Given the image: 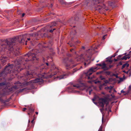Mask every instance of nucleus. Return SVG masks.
Returning a JSON list of instances; mask_svg holds the SVG:
<instances>
[{"instance_id": "f257e3e1", "label": "nucleus", "mask_w": 131, "mask_h": 131, "mask_svg": "<svg viewBox=\"0 0 131 131\" xmlns=\"http://www.w3.org/2000/svg\"><path fill=\"white\" fill-rule=\"evenodd\" d=\"M36 53L42 52L41 48L35 50H32L24 56L20 57L14 62V63L10 64L8 63L5 66L4 69L0 72V76L6 78L9 74L17 71L19 72L24 69L22 67V65H25L26 62L29 61H33L34 62H37L39 58L36 56Z\"/></svg>"}, {"instance_id": "f03ea898", "label": "nucleus", "mask_w": 131, "mask_h": 131, "mask_svg": "<svg viewBox=\"0 0 131 131\" xmlns=\"http://www.w3.org/2000/svg\"><path fill=\"white\" fill-rule=\"evenodd\" d=\"M26 35H24L2 41L0 45V54L7 55L11 58L18 56L19 52L16 44L19 43L26 45Z\"/></svg>"}, {"instance_id": "7ed1b4c3", "label": "nucleus", "mask_w": 131, "mask_h": 131, "mask_svg": "<svg viewBox=\"0 0 131 131\" xmlns=\"http://www.w3.org/2000/svg\"><path fill=\"white\" fill-rule=\"evenodd\" d=\"M34 73L30 71H28L26 72L21 78V79L24 80V82L21 83L18 82L17 83H15L16 85L11 86V87H8V88H10V89H9V91H13V89H18L22 87V84L24 86L29 85L32 88H34L37 83L39 82L40 84L43 83V81L42 79H36L31 80L29 82H27V80H29L34 77Z\"/></svg>"}, {"instance_id": "20e7f679", "label": "nucleus", "mask_w": 131, "mask_h": 131, "mask_svg": "<svg viewBox=\"0 0 131 131\" xmlns=\"http://www.w3.org/2000/svg\"><path fill=\"white\" fill-rule=\"evenodd\" d=\"M45 59L43 58L42 61L44 63L41 65L40 67L37 68V69L35 73L32 72L34 73V75L35 74L39 77V78L37 79H42L43 81V79L51 78L53 76L57 74V73L59 71L58 67L57 68L54 65H53L52 66L51 71L50 72L51 74L48 75L45 72V69L48 68L49 67L48 63L45 62Z\"/></svg>"}, {"instance_id": "39448f33", "label": "nucleus", "mask_w": 131, "mask_h": 131, "mask_svg": "<svg viewBox=\"0 0 131 131\" xmlns=\"http://www.w3.org/2000/svg\"><path fill=\"white\" fill-rule=\"evenodd\" d=\"M94 52V49H89L86 50L84 54H81L76 58L78 61L83 62L84 61V65L86 66L90 63L91 56Z\"/></svg>"}, {"instance_id": "423d86ee", "label": "nucleus", "mask_w": 131, "mask_h": 131, "mask_svg": "<svg viewBox=\"0 0 131 131\" xmlns=\"http://www.w3.org/2000/svg\"><path fill=\"white\" fill-rule=\"evenodd\" d=\"M57 25V24L56 22H53L49 25L47 26L48 29L47 30V33H41V31H38L35 34H34L35 36H41V37H48L49 36V33H52L53 30H54L56 29L54 28V27ZM41 30V31H42Z\"/></svg>"}, {"instance_id": "0eeeda50", "label": "nucleus", "mask_w": 131, "mask_h": 131, "mask_svg": "<svg viewBox=\"0 0 131 131\" xmlns=\"http://www.w3.org/2000/svg\"><path fill=\"white\" fill-rule=\"evenodd\" d=\"M0 82H1L0 83V87L5 88V90H8L9 91V89H10V88H8V87L11 86H7L8 83L6 81V79L4 77L0 76ZM4 95V94L0 92V101L3 103H4L6 102H8L9 100L5 101L2 99L1 97Z\"/></svg>"}, {"instance_id": "6e6552de", "label": "nucleus", "mask_w": 131, "mask_h": 131, "mask_svg": "<svg viewBox=\"0 0 131 131\" xmlns=\"http://www.w3.org/2000/svg\"><path fill=\"white\" fill-rule=\"evenodd\" d=\"M69 61L70 63L72 64L74 63V61L72 59H71L69 60V58H68L64 59L63 60V62L65 63L66 68L67 69L70 70L71 69L76 67L77 65V64H76L71 65L70 64L67 63Z\"/></svg>"}, {"instance_id": "1a4fd4ad", "label": "nucleus", "mask_w": 131, "mask_h": 131, "mask_svg": "<svg viewBox=\"0 0 131 131\" xmlns=\"http://www.w3.org/2000/svg\"><path fill=\"white\" fill-rule=\"evenodd\" d=\"M98 69V68L97 67H92L90 68L88 72L85 73V78H87L88 80L92 79V78H91L90 76L91 75L93 72H95L96 70Z\"/></svg>"}, {"instance_id": "9d476101", "label": "nucleus", "mask_w": 131, "mask_h": 131, "mask_svg": "<svg viewBox=\"0 0 131 131\" xmlns=\"http://www.w3.org/2000/svg\"><path fill=\"white\" fill-rule=\"evenodd\" d=\"M98 69V68L97 67H92L90 68L88 72L85 73V78H87L88 80L92 79V78H91L90 76L91 75L93 72H95L96 70Z\"/></svg>"}, {"instance_id": "9b49d317", "label": "nucleus", "mask_w": 131, "mask_h": 131, "mask_svg": "<svg viewBox=\"0 0 131 131\" xmlns=\"http://www.w3.org/2000/svg\"><path fill=\"white\" fill-rule=\"evenodd\" d=\"M99 101L98 103L100 106L102 107H104V104L106 103L107 102V100L106 98H101L99 99Z\"/></svg>"}, {"instance_id": "f8f14e48", "label": "nucleus", "mask_w": 131, "mask_h": 131, "mask_svg": "<svg viewBox=\"0 0 131 131\" xmlns=\"http://www.w3.org/2000/svg\"><path fill=\"white\" fill-rule=\"evenodd\" d=\"M7 60V57L6 56H2L0 58V63L3 65L6 64ZM1 68V65L0 64V69Z\"/></svg>"}, {"instance_id": "ddd939ff", "label": "nucleus", "mask_w": 131, "mask_h": 131, "mask_svg": "<svg viewBox=\"0 0 131 131\" xmlns=\"http://www.w3.org/2000/svg\"><path fill=\"white\" fill-rule=\"evenodd\" d=\"M84 85V84L82 83H80L79 84H77L75 85H73L69 87V89L72 90L75 89L79 88L81 86H82Z\"/></svg>"}, {"instance_id": "4468645a", "label": "nucleus", "mask_w": 131, "mask_h": 131, "mask_svg": "<svg viewBox=\"0 0 131 131\" xmlns=\"http://www.w3.org/2000/svg\"><path fill=\"white\" fill-rule=\"evenodd\" d=\"M60 3L61 5H65L66 6L70 5L72 4L73 2L67 3L64 0H58Z\"/></svg>"}, {"instance_id": "2eb2a0df", "label": "nucleus", "mask_w": 131, "mask_h": 131, "mask_svg": "<svg viewBox=\"0 0 131 131\" xmlns=\"http://www.w3.org/2000/svg\"><path fill=\"white\" fill-rule=\"evenodd\" d=\"M97 7L96 8V10H98L99 11H101L102 10L104 9L105 7V6L104 4H102L101 5H98Z\"/></svg>"}, {"instance_id": "dca6fc26", "label": "nucleus", "mask_w": 131, "mask_h": 131, "mask_svg": "<svg viewBox=\"0 0 131 131\" xmlns=\"http://www.w3.org/2000/svg\"><path fill=\"white\" fill-rule=\"evenodd\" d=\"M70 45L71 47H74L73 48H72V49H70V51H71V52L73 54L76 55V52L75 49V48H76L75 46L73 44V43H71L70 44Z\"/></svg>"}, {"instance_id": "f3484780", "label": "nucleus", "mask_w": 131, "mask_h": 131, "mask_svg": "<svg viewBox=\"0 0 131 131\" xmlns=\"http://www.w3.org/2000/svg\"><path fill=\"white\" fill-rule=\"evenodd\" d=\"M101 67V68L103 69L104 70H108V67L107 66L106 64L105 63H102Z\"/></svg>"}, {"instance_id": "a211bd4d", "label": "nucleus", "mask_w": 131, "mask_h": 131, "mask_svg": "<svg viewBox=\"0 0 131 131\" xmlns=\"http://www.w3.org/2000/svg\"><path fill=\"white\" fill-rule=\"evenodd\" d=\"M68 75V74L67 73L61 75L57 77L58 78H59V79H64L66 78L67 77Z\"/></svg>"}, {"instance_id": "6ab92c4d", "label": "nucleus", "mask_w": 131, "mask_h": 131, "mask_svg": "<svg viewBox=\"0 0 131 131\" xmlns=\"http://www.w3.org/2000/svg\"><path fill=\"white\" fill-rule=\"evenodd\" d=\"M45 44L46 45L44 46H43L45 48L52 46V41H50L49 42L45 43Z\"/></svg>"}, {"instance_id": "aec40b11", "label": "nucleus", "mask_w": 131, "mask_h": 131, "mask_svg": "<svg viewBox=\"0 0 131 131\" xmlns=\"http://www.w3.org/2000/svg\"><path fill=\"white\" fill-rule=\"evenodd\" d=\"M28 108H29V111L31 113V114H32L34 111L35 109L34 107L31 106H31L28 107Z\"/></svg>"}, {"instance_id": "412c9836", "label": "nucleus", "mask_w": 131, "mask_h": 131, "mask_svg": "<svg viewBox=\"0 0 131 131\" xmlns=\"http://www.w3.org/2000/svg\"><path fill=\"white\" fill-rule=\"evenodd\" d=\"M130 57L128 55H127L125 56H124L123 57L121 58L120 59H119L120 60H126L127 59H129L130 58Z\"/></svg>"}, {"instance_id": "4be33fe9", "label": "nucleus", "mask_w": 131, "mask_h": 131, "mask_svg": "<svg viewBox=\"0 0 131 131\" xmlns=\"http://www.w3.org/2000/svg\"><path fill=\"white\" fill-rule=\"evenodd\" d=\"M112 58V57H108L107 58V60L106 61L107 62H108L110 64L111 63L113 62V61L112 60H111Z\"/></svg>"}, {"instance_id": "5701e85b", "label": "nucleus", "mask_w": 131, "mask_h": 131, "mask_svg": "<svg viewBox=\"0 0 131 131\" xmlns=\"http://www.w3.org/2000/svg\"><path fill=\"white\" fill-rule=\"evenodd\" d=\"M129 66V64L126 63L123 64L121 68V69H123L125 67H126L127 68Z\"/></svg>"}, {"instance_id": "b1692460", "label": "nucleus", "mask_w": 131, "mask_h": 131, "mask_svg": "<svg viewBox=\"0 0 131 131\" xmlns=\"http://www.w3.org/2000/svg\"><path fill=\"white\" fill-rule=\"evenodd\" d=\"M106 85V84L105 83H103L102 84H101L99 86V88L100 89L101 88L103 87V86H105Z\"/></svg>"}, {"instance_id": "393cba45", "label": "nucleus", "mask_w": 131, "mask_h": 131, "mask_svg": "<svg viewBox=\"0 0 131 131\" xmlns=\"http://www.w3.org/2000/svg\"><path fill=\"white\" fill-rule=\"evenodd\" d=\"M34 119H32V120L31 121V123H32L31 125V127H33L34 123Z\"/></svg>"}, {"instance_id": "a878e982", "label": "nucleus", "mask_w": 131, "mask_h": 131, "mask_svg": "<svg viewBox=\"0 0 131 131\" xmlns=\"http://www.w3.org/2000/svg\"><path fill=\"white\" fill-rule=\"evenodd\" d=\"M105 73L106 74V75H109L110 74H111L110 72V71H105Z\"/></svg>"}, {"instance_id": "bb28decb", "label": "nucleus", "mask_w": 131, "mask_h": 131, "mask_svg": "<svg viewBox=\"0 0 131 131\" xmlns=\"http://www.w3.org/2000/svg\"><path fill=\"white\" fill-rule=\"evenodd\" d=\"M99 78L101 80H104L105 79V78L102 75H101L100 76Z\"/></svg>"}, {"instance_id": "cd10ccee", "label": "nucleus", "mask_w": 131, "mask_h": 131, "mask_svg": "<svg viewBox=\"0 0 131 131\" xmlns=\"http://www.w3.org/2000/svg\"><path fill=\"white\" fill-rule=\"evenodd\" d=\"M110 80V79L109 78V81H108L107 80H105L104 81L105 82V83L106 84L107 83H108L109 82Z\"/></svg>"}, {"instance_id": "c85d7f7f", "label": "nucleus", "mask_w": 131, "mask_h": 131, "mask_svg": "<svg viewBox=\"0 0 131 131\" xmlns=\"http://www.w3.org/2000/svg\"><path fill=\"white\" fill-rule=\"evenodd\" d=\"M80 69H78L76 68L74 69H73V71H72L73 74V73L74 72H76L77 71Z\"/></svg>"}, {"instance_id": "c756f323", "label": "nucleus", "mask_w": 131, "mask_h": 131, "mask_svg": "<svg viewBox=\"0 0 131 131\" xmlns=\"http://www.w3.org/2000/svg\"><path fill=\"white\" fill-rule=\"evenodd\" d=\"M49 4H48V5L47 6L49 8H51L53 6V5L52 4H51L49 6Z\"/></svg>"}, {"instance_id": "7c9ffc66", "label": "nucleus", "mask_w": 131, "mask_h": 131, "mask_svg": "<svg viewBox=\"0 0 131 131\" xmlns=\"http://www.w3.org/2000/svg\"><path fill=\"white\" fill-rule=\"evenodd\" d=\"M113 65H110L109 66V67H108V70H109V69H110L112 67H113Z\"/></svg>"}, {"instance_id": "2f4dec72", "label": "nucleus", "mask_w": 131, "mask_h": 131, "mask_svg": "<svg viewBox=\"0 0 131 131\" xmlns=\"http://www.w3.org/2000/svg\"><path fill=\"white\" fill-rule=\"evenodd\" d=\"M108 110H109L108 112V114H109V112H111L112 111L111 110V107L110 106H109L108 108Z\"/></svg>"}, {"instance_id": "473e14b6", "label": "nucleus", "mask_w": 131, "mask_h": 131, "mask_svg": "<svg viewBox=\"0 0 131 131\" xmlns=\"http://www.w3.org/2000/svg\"><path fill=\"white\" fill-rule=\"evenodd\" d=\"M122 56H123V55H119L117 57L118 59L119 60V59H121V58H121Z\"/></svg>"}, {"instance_id": "72a5a7b5", "label": "nucleus", "mask_w": 131, "mask_h": 131, "mask_svg": "<svg viewBox=\"0 0 131 131\" xmlns=\"http://www.w3.org/2000/svg\"><path fill=\"white\" fill-rule=\"evenodd\" d=\"M101 81H96L95 82V84H97V83H100Z\"/></svg>"}, {"instance_id": "f704fd0d", "label": "nucleus", "mask_w": 131, "mask_h": 131, "mask_svg": "<svg viewBox=\"0 0 131 131\" xmlns=\"http://www.w3.org/2000/svg\"><path fill=\"white\" fill-rule=\"evenodd\" d=\"M122 64V62L120 61V62L119 63H118V64L117 65V66H119V65H121Z\"/></svg>"}, {"instance_id": "c9c22d12", "label": "nucleus", "mask_w": 131, "mask_h": 131, "mask_svg": "<svg viewBox=\"0 0 131 131\" xmlns=\"http://www.w3.org/2000/svg\"><path fill=\"white\" fill-rule=\"evenodd\" d=\"M78 19L79 18L77 16H76L74 18L75 20L76 21H78Z\"/></svg>"}, {"instance_id": "e433bc0d", "label": "nucleus", "mask_w": 131, "mask_h": 131, "mask_svg": "<svg viewBox=\"0 0 131 131\" xmlns=\"http://www.w3.org/2000/svg\"><path fill=\"white\" fill-rule=\"evenodd\" d=\"M100 110L101 111V112H102L104 110V107H102V108H101L100 109Z\"/></svg>"}, {"instance_id": "4c0bfd02", "label": "nucleus", "mask_w": 131, "mask_h": 131, "mask_svg": "<svg viewBox=\"0 0 131 131\" xmlns=\"http://www.w3.org/2000/svg\"><path fill=\"white\" fill-rule=\"evenodd\" d=\"M110 88V87L109 86H107L106 87H105V89L106 90H108Z\"/></svg>"}, {"instance_id": "58836bf2", "label": "nucleus", "mask_w": 131, "mask_h": 131, "mask_svg": "<svg viewBox=\"0 0 131 131\" xmlns=\"http://www.w3.org/2000/svg\"><path fill=\"white\" fill-rule=\"evenodd\" d=\"M107 35H106L104 36L103 37H102V39H103V40H104L105 39V37L106 36H107Z\"/></svg>"}, {"instance_id": "ea45409f", "label": "nucleus", "mask_w": 131, "mask_h": 131, "mask_svg": "<svg viewBox=\"0 0 131 131\" xmlns=\"http://www.w3.org/2000/svg\"><path fill=\"white\" fill-rule=\"evenodd\" d=\"M113 3L112 2H109L108 3L109 5L110 6H112L113 5Z\"/></svg>"}, {"instance_id": "a19ab883", "label": "nucleus", "mask_w": 131, "mask_h": 131, "mask_svg": "<svg viewBox=\"0 0 131 131\" xmlns=\"http://www.w3.org/2000/svg\"><path fill=\"white\" fill-rule=\"evenodd\" d=\"M96 97L94 96V98L92 99V101H95L96 100Z\"/></svg>"}, {"instance_id": "79ce46f5", "label": "nucleus", "mask_w": 131, "mask_h": 131, "mask_svg": "<svg viewBox=\"0 0 131 131\" xmlns=\"http://www.w3.org/2000/svg\"><path fill=\"white\" fill-rule=\"evenodd\" d=\"M102 64V63H99V64H96V65L97 66H100V67H101V66Z\"/></svg>"}, {"instance_id": "37998d69", "label": "nucleus", "mask_w": 131, "mask_h": 131, "mask_svg": "<svg viewBox=\"0 0 131 131\" xmlns=\"http://www.w3.org/2000/svg\"><path fill=\"white\" fill-rule=\"evenodd\" d=\"M129 74V76L130 77L131 75V70L129 69V71L128 74Z\"/></svg>"}, {"instance_id": "c03bdc74", "label": "nucleus", "mask_w": 131, "mask_h": 131, "mask_svg": "<svg viewBox=\"0 0 131 131\" xmlns=\"http://www.w3.org/2000/svg\"><path fill=\"white\" fill-rule=\"evenodd\" d=\"M129 70L128 71H126V72L125 73H126V74H129Z\"/></svg>"}, {"instance_id": "a18cd8bd", "label": "nucleus", "mask_w": 131, "mask_h": 131, "mask_svg": "<svg viewBox=\"0 0 131 131\" xmlns=\"http://www.w3.org/2000/svg\"><path fill=\"white\" fill-rule=\"evenodd\" d=\"M27 109V108H23V111H26Z\"/></svg>"}, {"instance_id": "49530a36", "label": "nucleus", "mask_w": 131, "mask_h": 131, "mask_svg": "<svg viewBox=\"0 0 131 131\" xmlns=\"http://www.w3.org/2000/svg\"><path fill=\"white\" fill-rule=\"evenodd\" d=\"M28 115H29V117H31L32 116V115H30V114L29 113H28Z\"/></svg>"}, {"instance_id": "de8ad7c7", "label": "nucleus", "mask_w": 131, "mask_h": 131, "mask_svg": "<svg viewBox=\"0 0 131 131\" xmlns=\"http://www.w3.org/2000/svg\"><path fill=\"white\" fill-rule=\"evenodd\" d=\"M50 15H54V13H50V14H49Z\"/></svg>"}, {"instance_id": "09e8293b", "label": "nucleus", "mask_w": 131, "mask_h": 131, "mask_svg": "<svg viewBox=\"0 0 131 131\" xmlns=\"http://www.w3.org/2000/svg\"><path fill=\"white\" fill-rule=\"evenodd\" d=\"M116 56L114 54L111 57H112V58L113 57H114L115 56Z\"/></svg>"}, {"instance_id": "8fccbe9b", "label": "nucleus", "mask_w": 131, "mask_h": 131, "mask_svg": "<svg viewBox=\"0 0 131 131\" xmlns=\"http://www.w3.org/2000/svg\"><path fill=\"white\" fill-rule=\"evenodd\" d=\"M67 56H68V57H71V54H68V55H67Z\"/></svg>"}, {"instance_id": "3c124183", "label": "nucleus", "mask_w": 131, "mask_h": 131, "mask_svg": "<svg viewBox=\"0 0 131 131\" xmlns=\"http://www.w3.org/2000/svg\"><path fill=\"white\" fill-rule=\"evenodd\" d=\"M121 93H125V92L123 91V90H121Z\"/></svg>"}, {"instance_id": "603ef678", "label": "nucleus", "mask_w": 131, "mask_h": 131, "mask_svg": "<svg viewBox=\"0 0 131 131\" xmlns=\"http://www.w3.org/2000/svg\"><path fill=\"white\" fill-rule=\"evenodd\" d=\"M30 120L29 119V120H28V126L29 127V123H30Z\"/></svg>"}, {"instance_id": "864d4df0", "label": "nucleus", "mask_w": 131, "mask_h": 131, "mask_svg": "<svg viewBox=\"0 0 131 131\" xmlns=\"http://www.w3.org/2000/svg\"><path fill=\"white\" fill-rule=\"evenodd\" d=\"M25 15V13H23L22 14V17H24V16Z\"/></svg>"}, {"instance_id": "5fc2aeb1", "label": "nucleus", "mask_w": 131, "mask_h": 131, "mask_svg": "<svg viewBox=\"0 0 131 131\" xmlns=\"http://www.w3.org/2000/svg\"><path fill=\"white\" fill-rule=\"evenodd\" d=\"M99 131H103L102 129V128H100V130H99Z\"/></svg>"}, {"instance_id": "6e6d98bb", "label": "nucleus", "mask_w": 131, "mask_h": 131, "mask_svg": "<svg viewBox=\"0 0 131 131\" xmlns=\"http://www.w3.org/2000/svg\"><path fill=\"white\" fill-rule=\"evenodd\" d=\"M93 103H94V104H96V105H97V102H94V101H93Z\"/></svg>"}, {"instance_id": "4d7b16f0", "label": "nucleus", "mask_w": 131, "mask_h": 131, "mask_svg": "<svg viewBox=\"0 0 131 131\" xmlns=\"http://www.w3.org/2000/svg\"><path fill=\"white\" fill-rule=\"evenodd\" d=\"M110 88L109 89H110V90L111 89H112V88H113L112 86H110Z\"/></svg>"}, {"instance_id": "13d9d810", "label": "nucleus", "mask_w": 131, "mask_h": 131, "mask_svg": "<svg viewBox=\"0 0 131 131\" xmlns=\"http://www.w3.org/2000/svg\"><path fill=\"white\" fill-rule=\"evenodd\" d=\"M92 91V90L90 91H89V95L91 94V92Z\"/></svg>"}, {"instance_id": "bf43d9fd", "label": "nucleus", "mask_w": 131, "mask_h": 131, "mask_svg": "<svg viewBox=\"0 0 131 131\" xmlns=\"http://www.w3.org/2000/svg\"><path fill=\"white\" fill-rule=\"evenodd\" d=\"M114 60L115 61H118L117 59H114Z\"/></svg>"}, {"instance_id": "052dcab7", "label": "nucleus", "mask_w": 131, "mask_h": 131, "mask_svg": "<svg viewBox=\"0 0 131 131\" xmlns=\"http://www.w3.org/2000/svg\"><path fill=\"white\" fill-rule=\"evenodd\" d=\"M114 54L116 56L117 55V53L115 52L114 53Z\"/></svg>"}, {"instance_id": "680f3d73", "label": "nucleus", "mask_w": 131, "mask_h": 131, "mask_svg": "<svg viewBox=\"0 0 131 131\" xmlns=\"http://www.w3.org/2000/svg\"><path fill=\"white\" fill-rule=\"evenodd\" d=\"M102 122H103V117H102Z\"/></svg>"}, {"instance_id": "e2e57ef3", "label": "nucleus", "mask_w": 131, "mask_h": 131, "mask_svg": "<svg viewBox=\"0 0 131 131\" xmlns=\"http://www.w3.org/2000/svg\"><path fill=\"white\" fill-rule=\"evenodd\" d=\"M123 71V72H124V73H125L126 72V71H125V70H123V71Z\"/></svg>"}, {"instance_id": "0e129e2a", "label": "nucleus", "mask_w": 131, "mask_h": 131, "mask_svg": "<svg viewBox=\"0 0 131 131\" xmlns=\"http://www.w3.org/2000/svg\"><path fill=\"white\" fill-rule=\"evenodd\" d=\"M40 46H41V44H39L38 45V47H39Z\"/></svg>"}, {"instance_id": "69168bd1", "label": "nucleus", "mask_w": 131, "mask_h": 131, "mask_svg": "<svg viewBox=\"0 0 131 131\" xmlns=\"http://www.w3.org/2000/svg\"><path fill=\"white\" fill-rule=\"evenodd\" d=\"M30 38H28L27 39L28 40H30Z\"/></svg>"}, {"instance_id": "338daca9", "label": "nucleus", "mask_w": 131, "mask_h": 131, "mask_svg": "<svg viewBox=\"0 0 131 131\" xmlns=\"http://www.w3.org/2000/svg\"><path fill=\"white\" fill-rule=\"evenodd\" d=\"M120 80L121 81H122L123 80V79H122V78H120Z\"/></svg>"}, {"instance_id": "774afa93", "label": "nucleus", "mask_w": 131, "mask_h": 131, "mask_svg": "<svg viewBox=\"0 0 131 131\" xmlns=\"http://www.w3.org/2000/svg\"><path fill=\"white\" fill-rule=\"evenodd\" d=\"M35 113L37 115L38 114V112H36Z\"/></svg>"}]
</instances>
